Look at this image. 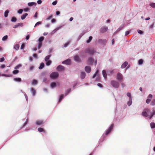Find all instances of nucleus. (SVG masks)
<instances>
[{"label": "nucleus", "instance_id": "obj_1", "mask_svg": "<svg viewBox=\"0 0 155 155\" xmlns=\"http://www.w3.org/2000/svg\"><path fill=\"white\" fill-rule=\"evenodd\" d=\"M110 84L112 87L115 88H118L119 86V83L116 81L112 80L110 81Z\"/></svg>", "mask_w": 155, "mask_h": 155}, {"label": "nucleus", "instance_id": "obj_2", "mask_svg": "<svg viewBox=\"0 0 155 155\" xmlns=\"http://www.w3.org/2000/svg\"><path fill=\"white\" fill-rule=\"evenodd\" d=\"M85 53H88L89 54L91 55L93 54L94 52V50L93 48H87L84 51Z\"/></svg>", "mask_w": 155, "mask_h": 155}, {"label": "nucleus", "instance_id": "obj_3", "mask_svg": "<svg viewBox=\"0 0 155 155\" xmlns=\"http://www.w3.org/2000/svg\"><path fill=\"white\" fill-rule=\"evenodd\" d=\"M116 78L119 81H123V76L120 73L118 72L117 73V74Z\"/></svg>", "mask_w": 155, "mask_h": 155}, {"label": "nucleus", "instance_id": "obj_4", "mask_svg": "<svg viewBox=\"0 0 155 155\" xmlns=\"http://www.w3.org/2000/svg\"><path fill=\"white\" fill-rule=\"evenodd\" d=\"M59 75L58 72H54L52 73L50 75V77L52 78H57Z\"/></svg>", "mask_w": 155, "mask_h": 155}, {"label": "nucleus", "instance_id": "obj_5", "mask_svg": "<svg viewBox=\"0 0 155 155\" xmlns=\"http://www.w3.org/2000/svg\"><path fill=\"white\" fill-rule=\"evenodd\" d=\"M114 126V124H112L109 127V128L106 130L105 133L106 135H107L111 132V130L113 128Z\"/></svg>", "mask_w": 155, "mask_h": 155}, {"label": "nucleus", "instance_id": "obj_6", "mask_svg": "<svg viewBox=\"0 0 155 155\" xmlns=\"http://www.w3.org/2000/svg\"><path fill=\"white\" fill-rule=\"evenodd\" d=\"M107 30V27L106 26L102 27L100 29V31L101 33H104L106 32Z\"/></svg>", "mask_w": 155, "mask_h": 155}, {"label": "nucleus", "instance_id": "obj_7", "mask_svg": "<svg viewBox=\"0 0 155 155\" xmlns=\"http://www.w3.org/2000/svg\"><path fill=\"white\" fill-rule=\"evenodd\" d=\"M57 69L58 71H62L64 70V67L61 65H59L57 67Z\"/></svg>", "mask_w": 155, "mask_h": 155}, {"label": "nucleus", "instance_id": "obj_8", "mask_svg": "<svg viewBox=\"0 0 155 155\" xmlns=\"http://www.w3.org/2000/svg\"><path fill=\"white\" fill-rule=\"evenodd\" d=\"M62 63V64H66L70 65L71 64V60L69 59H68L63 61Z\"/></svg>", "mask_w": 155, "mask_h": 155}, {"label": "nucleus", "instance_id": "obj_9", "mask_svg": "<svg viewBox=\"0 0 155 155\" xmlns=\"http://www.w3.org/2000/svg\"><path fill=\"white\" fill-rule=\"evenodd\" d=\"M74 60L77 62H80L81 61V60L80 58L77 55H75L74 56Z\"/></svg>", "mask_w": 155, "mask_h": 155}, {"label": "nucleus", "instance_id": "obj_10", "mask_svg": "<svg viewBox=\"0 0 155 155\" xmlns=\"http://www.w3.org/2000/svg\"><path fill=\"white\" fill-rule=\"evenodd\" d=\"M35 123L37 125H40L43 124L44 122L42 120H37L36 121Z\"/></svg>", "mask_w": 155, "mask_h": 155}, {"label": "nucleus", "instance_id": "obj_11", "mask_svg": "<svg viewBox=\"0 0 155 155\" xmlns=\"http://www.w3.org/2000/svg\"><path fill=\"white\" fill-rule=\"evenodd\" d=\"M107 40L106 39L102 40L100 39L99 40L98 42L99 43L102 45H105L107 42Z\"/></svg>", "mask_w": 155, "mask_h": 155}, {"label": "nucleus", "instance_id": "obj_12", "mask_svg": "<svg viewBox=\"0 0 155 155\" xmlns=\"http://www.w3.org/2000/svg\"><path fill=\"white\" fill-rule=\"evenodd\" d=\"M85 71L88 73H90L91 70V68L89 66H87L85 68Z\"/></svg>", "mask_w": 155, "mask_h": 155}, {"label": "nucleus", "instance_id": "obj_13", "mask_svg": "<svg viewBox=\"0 0 155 155\" xmlns=\"http://www.w3.org/2000/svg\"><path fill=\"white\" fill-rule=\"evenodd\" d=\"M88 61L89 64L92 65L93 63L94 60L91 57H90L88 58Z\"/></svg>", "mask_w": 155, "mask_h": 155}, {"label": "nucleus", "instance_id": "obj_14", "mask_svg": "<svg viewBox=\"0 0 155 155\" xmlns=\"http://www.w3.org/2000/svg\"><path fill=\"white\" fill-rule=\"evenodd\" d=\"M85 76V73L84 72H81V79H84Z\"/></svg>", "mask_w": 155, "mask_h": 155}, {"label": "nucleus", "instance_id": "obj_15", "mask_svg": "<svg viewBox=\"0 0 155 155\" xmlns=\"http://www.w3.org/2000/svg\"><path fill=\"white\" fill-rule=\"evenodd\" d=\"M102 74L104 78L106 79L107 77V74L106 72V71L105 70H103L102 71Z\"/></svg>", "mask_w": 155, "mask_h": 155}, {"label": "nucleus", "instance_id": "obj_16", "mask_svg": "<svg viewBox=\"0 0 155 155\" xmlns=\"http://www.w3.org/2000/svg\"><path fill=\"white\" fill-rule=\"evenodd\" d=\"M142 115L144 117H147L149 116L148 114L145 110L142 113Z\"/></svg>", "mask_w": 155, "mask_h": 155}, {"label": "nucleus", "instance_id": "obj_17", "mask_svg": "<svg viewBox=\"0 0 155 155\" xmlns=\"http://www.w3.org/2000/svg\"><path fill=\"white\" fill-rule=\"evenodd\" d=\"M128 63V62L125 61V62L121 65V67L122 68H125L126 66L127 65Z\"/></svg>", "mask_w": 155, "mask_h": 155}, {"label": "nucleus", "instance_id": "obj_18", "mask_svg": "<svg viewBox=\"0 0 155 155\" xmlns=\"http://www.w3.org/2000/svg\"><path fill=\"white\" fill-rule=\"evenodd\" d=\"M36 4V3L34 2H29L28 4V5L29 6H32L33 5L35 6Z\"/></svg>", "mask_w": 155, "mask_h": 155}, {"label": "nucleus", "instance_id": "obj_19", "mask_svg": "<svg viewBox=\"0 0 155 155\" xmlns=\"http://www.w3.org/2000/svg\"><path fill=\"white\" fill-rule=\"evenodd\" d=\"M28 15V14L27 13H25L23 14L21 16V18L22 20L24 19Z\"/></svg>", "mask_w": 155, "mask_h": 155}, {"label": "nucleus", "instance_id": "obj_20", "mask_svg": "<svg viewBox=\"0 0 155 155\" xmlns=\"http://www.w3.org/2000/svg\"><path fill=\"white\" fill-rule=\"evenodd\" d=\"M31 91L32 95L33 96H34L35 94V91L33 88H31Z\"/></svg>", "mask_w": 155, "mask_h": 155}, {"label": "nucleus", "instance_id": "obj_21", "mask_svg": "<svg viewBox=\"0 0 155 155\" xmlns=\"http://www.w3.org/2000/svg\"><path fill=\"white\" fill-rule=\"evenodd\" d=\"M38 130L39 132H43L44 133H45V132L43 128L41 127H39L38 129Z\"/></svg>", "mask_w": 155, "mask_h": 155}, {"label": "nucleus", "instance_id": "obj_22", "mask_svg": "<svg viewBox=\"0 0 155 155\" xmlns=\"http://www.w3.org/2000/svg\"><path fill=\"white\" fill-rule=\"evenodd\" d=\"M14 80L16 81L21 82V79L20 78H15L14 79Z\"/></svg>", "mask_w": 155, "mask_h": 155}, {"label": "nucleus", "instance_id": "obj_23", "mask_svg": "<svg viewBox=\"0 0 155 155\" xmlns=\"http://www.w3.org/2000/svg\"><path fill=\"white\" fill-rule=\"evenodd\" d=\"M9 12V11L8 10H6L5 12L4 16L5 17H8V13Z\"/></svg>", "mask_w": 155, "mask_h": 155}, {"label": "nucleus", "instance_id": "obj_24", "mask_svg": "<svg viewBox=\"0 0 155 155\" xmlns=\"http://www.w3.org/2000/svg\"><path fill=\"white\" fill-rule=\"evenodd\" d=\"M150 127L152 128H155V123L153 122H151L150 124Z\"/></svg>", "mask_w": 155, "mask_h": 155}, {"label": "nucleus", "instance_id": "obj_25", "mask_svg": "<svg viewBox=\"0 0 155 155\" xmlns=\"http://www.w3.org/2000/svg\"><path fill=\"white\" fill-rule=\"evenodd\" d=\"M45 64L43 63H41L40 65V66L39 67V68L40 69H42L44 67Z\"/></svg>", "mask_w": 155, "mask_h": 155}, {"label": "nucleus", "instance_id": "obj_26", "mask_svg": "<svg viewBox=\"0 0 155 155\" xmlns=\"http://www.w3.org/2000/svg\"><path fill=\"white\" fill-rule=\"evenodd\" d=\"M19 46L18 45L16 44L15 45V46L14 47V48L16 50H18L19 49Z\"/></svg>", "mask_w": 155, "mask_h": 155}, {"label": "nucleus", "instance_id": "obj_27", "mask_svg": "<svg viewBox=\"0 0 155 155\" xmlns=\"http://www.w3.org/2000/svg\"><path fill=\"white\" fill-rule=\"evenodd\" d=\"M99 72V71L98 70H97L95 73V74H94V75H93V77H92V78H95L96 77V76H97V74H98V73Z\"/></svg>", "mask_w": 155, "mask_h": 155}, {"label": "nucleus", "instance_id": "obj_28", "mask_svg": "<svg viewBox=\"0 0 155 155\" xmlns=\"http://www.w3.org/2000/svg\"><path fill=\"white\" fill-rule=\"evenodd\" d=\"M8 38V36L7 35H6L4 36L2 38V40L3 41H6Z\"/></svg>", "mask_w": 155, "mask_h": 155}, {"label": "nucleus", "instance_id": "obj_29", "mask_svg": "<svg viewBox=\"0 0 155 155\" xmlns=\"http://www.w3.org/2000/svg\"><path fill=\"white\" fill-rule=\"evenodd\" d=\"M56 86V84L54 82H52L51 83V86L52 88L55 87Z\"/></svg>", "mask_w": 155, "mask_h": 155}, {"label": "nucleus", "instance_id": "obj_30", "mask_svg": "<svg viewBox=\"0 0 155 155\" xmlns=\"http://www.w3.org/2000/svg\"><path fill=\"white\" fill-rule=\"evenodd\" d=\"M155 114V110H154L153 111V112L151 114L150 116H149V118L150 119H151L152 118V117H153V116Z\"/></svg>", "mask_w": 155, "mask_h": 155}, {"label": "nucleus", "instance_id": "obj_31", "mask_svg": "<svg viewBox=\"0 0 155 155\" xmlns=\"http://www.w3.org/2000/svg\"><path fill=\"white\" fill-rule=\"evenodd\" d=\"M149 5L152 8H155V3H151Z\"/></svg>", "mask_w": 155, "mask_h": 155}, {"label": "nucleus", "instance_id": "obj_32", "mask_svg": "<svg viewBox=\"0 0 155 155\" xmlns=\"http://www.w3.org/2000/svg\"><path fill=\"white\" fill-rule=\"evenodd\" d=\"M92 38H93L92 36H90L89 39L88 40H87L86 41L87 43H89L91 41Z\"/></svg>", "mask_w": 155, "mask_h": 155}, {"label": "nucleus", "instance_id": "obj_33", "mask_svg": "<svg viewBox=\"0 0 155 155\" xmlns=\"http://www.w3.org/2000/svg\"><path fill=\"white\" fill-rule=\"evenodd\" d=\"M150 105L152 106L155 105V99H153L150 103Z\"/></svg>", "mask_w": 155, "mask_h": 155}, {"label": "nucleus", "instance_id": "obj_34", "mask_svg": "<svg viewBox=\"0 0 155 155\" xmlns=\"http://www.w3.org/2000/svg\"><path fill=\"white\" fill-rule=\"evenodd\" d=\"M50 57V55H48V56H46L45 58V61H48V60L49 59V58Z\"/></svg>", "mask_w": 155, "mask_h": 155}, {"label": "nucleus", "instance_id": "obj_35", "mask_svg": "<svg viewBox=\"0 0 155 155\" xmlns=\"http://www.w3.org/2000/svg\"><path fill=\"white\" fill-rule=\"evenodd\" d=\"M16 18L15 17H12L11 19V21L12 22H15L16 21Z\"/></svg>", "mask_w": 155, "mask_h": 155}, {"label": "nucleus", "instance_id": "obj_36", "mask_svg": "<svg viewBox=\"0 0 155 155\" xmlns=\"http://www.w3.org/2000/svg\"><path fill=\"white\" fill-rule=\"evenodd\" d=\"M44 39V37H40L38 40L39 42H41Z\"/></svg>", "mask_w": 155, "mask_h": 155}, {"label": "nucleus", "instance_id": "obj_37", "mask_svg": "<svg viewBox=\"0 0 155 155\" xmlns=\"http://www.w3.org/2000/svg\"><path fill=\"white\" fill-rule=\"evenodd\" d=\"M127 95L129 97V99H130V100L132 99L131 94L130 93H127Z\"/></svg>", "mask_w": 155, "mask_h": 155}, {"label": "nucleus", "instance_id": "obj_38", "mask_svg": "<svg viewBox=\"0 0 155 155\" xmlns=\"http://www.w3.org/2000/svg\"><path fill=\"white\" fill-rule=\"evenodd\" d=\"M19 72L18 70H15L13 71V74H16Z\"/></svg>", "mask_w": 155, "mask_h": 155}, {"label": "nucleus", "instance_id": "obj_39", "mask_svg": "<svg viewBox=\"0 0 155 155\" xmlns=\"http://www.w3.org/2000/svg\"><path fill=\"white\" fill-rule=\"evenodd\" d=\"M132 104V99H129V101L127 103V104L129 106H130Z\"/></svg>", "mask_w": 155, "mask_h": 155}, {"label": "nucleus", "instance_id": "obj_40", "mask_svg": "<svg viewBox=\"0 0 155 155\" xmlns=\"http://www.w3.org/2000/svg\"><path fill=\"white\" fill-rule=\"evenodd\" d=\"M52 17V15H50L48 16L46 18V20H48L51 19Z\"/></svg>", "mask_w": 155, "mask_h": 155}, {"label": "nucleus", "instance_id": "obj_41", "mask_svg": "<svg viewBox=\"0 0 155 155\" xmlns=\"http://www.w3.org/2000/svg\"><path fill=\"white\" fill-rule=\"evenodd\" d=\"M144 110H145L146 112H147V113H149L150 112V109H149L148 108H147L145 109Z\"/></svg>", "mask_w": 155, "mask_h": 155}, {"label": "nucleus", "instance_id": "obj_42", "mask_svg": "<svg viewBox=\"0 0 155 155\" xmlns=\"http://www.w3.org/2000/svg\"><path fill=\"white\" fill-rule=\"evenodd\" d=\"M64 95L62 94L60 97V98L59 101V102H60L61 101L63 98Z\"/></svg>", "mask_w": 155, "mask_h": 155}, {"label": "nucleus", "instance_id": "obj_43", "mask_svg": "<svg viewBox=\"0 0 155 155\" xmlns=\"http://www.w3.org/2000/svg\"><path fill=\"white\" fill-rule=\"evenodd\" d=\"M42 46V43L41 42H39V43L38 44V49H39Z\"/></svg>", "mask_w": 155, "mask_h": 155}, {"label": "nucleus", "instance_id": "obj_44", "mask_svg": "<svg viewBox=\"0 0 155 155\" xmlns=\"http://www.w3.org/2000/svg\"><path fill=\"white\" fill-rule=\"evenodd\" d=\"M143 61L142 59H140L138 61V63L139 64H143Z\"/></svg>", "mask_w": 155, "mask_h": 155}, {"label": "nucleus", "instance_id": "obj_45", "mask_svg": "<svg viewBox=\"0 0 155 155\" xmlns=\"http://www.w3.org/2000/svg\"><path fill=\"white\" fill-rule=\"evenodd\" d=\"M51 63V61H47L46 64L47 65L49 66V65H50Z\"/></svg>", "mask_w": 155, "mask_h": 155}, {"label": "nucleus", "instance_id": "obj_46", "mask_svg": "<svg viewBox=\"0 0 155 155\" xmlns=\"http://www.w3.org/2000/svg\"><path fill=\"white\" fill-rule=\"evenodd\" d=\"M22 12H23V9H20L18 11V12L19 14H21Z\"/></svg>", "mask_w": 155, "mask_h": 155}, {"label": "nucleus", "instance_id": "obj_47", "mask_svg": "<svg viewBox=\"0 0 155 155\" xmlns=\"http://www.w3.org/2000/svg\"><path fill=\"white\" fill-rule=\"evenodd\" d=\"M69 43H70V42L69 41L68 42H67V43H65L64 44V47H67L69 45Z\"/></svg>", "mask_w": 155, "mask_h": 155}, {"label": "nucleus", "instance_id": "obj_48", "mask_svg": "<svg viewBox=\"0 0 155 155\" xmlns=\"http://www.w3.org/2000/svg\"><path fill=\"white\" fill-rule=\"evenodd\" d=\"M123 26H120V27H119L118 28V29H117V31H120V30H121V29H122V28H123Z\"/></svg>", "mask_w": 155, "mask_h": 155}, {"label": "nucleus", "instance_id": "obj_49", "mask_svg": "<svg viewBox=\"0 0 155 155\" xmlns=\"http://www.w3.org/2000/svg\"><path fill=\"white\" fill-rule=\"evenodd\" d=\"M25 46V45L24 44H22L21 47V49H23L24 48Z\"/></svg>", "mask_w": 155, "mask_h": 155}, {"label": "nucleus", "instance_id": "obj_50", "mask_svg": "<svg viewBox=\"0 0 155 155\" xmlns=\"http://www.w3.org/2000/svg\"><path fill=\"white\" fill-rule=\"evenodd\" d=\"M137 31L138 33L140 34H142L143 33V32L140 30H138Z\"/></svg>", "mask_w": 155, "mask_h": 155}, {"label": "nucleus", "instance_id": "obj_51", "mask_svg": "<svg viewBox=\"0 0 155 155\" xmlns=\"http://www.w3.org/2000/svg\"><path fill=\"white\" fill-rule=\"evenodd\" d=\"M151 100V99L148 98L146 100V102L147 104H149L150 101Z\"/></svg>", "mask_w": 155, "mask_h": 155}, {"label": "nucleus", "instance_id": "obj_52", "mask_svg": "<svg viewBox=\"0 0 155 155\" xmlns=\"http://www.w3.org/2000/svg\"><path fill=\"white\" fill-rule=\"evenodd\" d=\"M37 83V80H34L33 81L32 84H36Z\"/></svg>", "mask_w": 155, "mask_h": 155}, {"label": "nucleus", "instance_id": "obj_53", "mask_svg": "<svg viewBox=\"0 0 155 155\" xmlns=\"http://www.w3.org/2000/svg\"><path fill=\"white\" fill-rule=\"evenodd\" d=\"M5 60V58L4 57H2L0 58V62H2L4 61Z\"/></svg>", "mask_w": 155, "mask_h": 155}, {"label": "nucleus", "instance_id": "obj_54", "mask_svg": "<svg viewBox=\"0 0 155 155\" xmlns=\"http://www.w3.org/2000/svg\"><path fill=\"white\" fill-rule=\"evenodd\" d=\"M28 119L26 120V122L24 124V125H23L22 128L24 127L26 125V124H27V123H28Z\"/></svg>", "mask_w": 155, "mask_h": 155}, {"label": "nucleus", "instance_id": "obj_55", "mask_svg": "<svg viewBox=\"0 0 155 155\" xmlns=\"http://www.w3.org/2000/svg\"><path fill=\"white\" fill-rule=\"evenodd\" d=\"M18 26H20L21 27H22L23 26V23H18Z\"/></svg>", "mask_w": 155, "mask_h": 155}, {"label": "nucleus", "instance_id": "obj_56", "mask_svg": "<svg viewBox=\"0 0 155 155\" xmlns=\"http://www.w3.org/2000/svg\"><path fill=\"white\" fill-rule=\"evenodd\" d=\"M21 65L19 64V65H18L17 66H16L15 67V69H17V68H18L19 67H21Z\"/></svg>", "mask_w": 155, "mask_h": 155}, {"label": "nucleus", "instance_id": "obj_57", "mask_svg": "<svg viewBox=\"0 0 155 155\" xmlns=\"http://www.w3.org/2000/svg\"><path fill=\"white\" fill-rule=\"evenodd\" d=\"M57 1H55L53 2H52V4L53 5H55L57 4Z\"/></svg>", "mask_w": 155, "mask_h": 155}, {"label": "nucleus", "instance_id": "obj_58", "mask_svg": "<svg viewBox=\"0 0 155 155\" xmlns=\"http://www.w3.org/2000/svg\"><path fill=\"white\" fill-rule=\"evenodd\" d=\"M41 22L40 21H38V22H37L36 23V24H35V26H36V25H37L41 24Z\"/></svg>", "mask_w": 155, "mask_h": 155}, {"label": "nucleus", "instance_id": "obj_59", "mask_svg": "<svg viewBox=\"0 0 155 155\" xmlns=\"http://www.w3.org/2000/svg\"><path fill=\"white\" fill-rule=\"evenodd\" d=\"M42 2L41 0H38L37 1V3L38 4H40Z\"/></svg>", "mask_w": 155, "mask_h": 155}, {"label": "nucleus", "instance_id": "obj_60", "mask_svg": "<svg viewBox=\"0 0 155 155\" xmlns=\"http://www.w3.org/2000/svg\"><path fill=\"white\" fill-rule=\"evenodd\" d=\"M97 86L101 87H102L103 86L100 83H98L97 84Z\"/></svg>", "mask_w": 155, "mask_h": 155}, {"label": "nucleus", "instance_id": "obj_61", "mask_svg": "<svg viewBox=\"0 0 155 155\" xmlns=\"http://www.w3.org/2000/svg\"><path fill=\"white\" fill-rule=\"evenodd\" d=\"M121 86L122 87H124L125 86V84L124 83H122L121 84Z\"/></svg>", "mask_w": 155, "mask_h": 155}, {"label": "nucleus", "instance_id": "obj_62", "mask_svg": "<svg viewBox=\"0 0 155 155\" xmlns=\"http://www.w3.org/2000/svg\"><path fill=\"white\" fill-rule=\"evenodd\" d=\"M152 97H153L152 95L151 94H150L149 95V96H148V98L149 99V98L151 99L152 98Z\"/></svg>", "mask_w": 155, "mask_h": 155}, {"label": "nucleus", "instance_id": "obj_63", "mask_svg": "<svg viewBox=\"0 0 155 155\" xmlns=\"http://www.w3.org/2000/svg\"><path fill=\"white\" fill-rule=\"evenodd\" d=\"M30 36L29 35H28L26 37V40H28L29 39V38H30Z\"/></svg>", "mask_w": 155, "mask_h": 155}, {"label": "nucleus", "instance_id": "obj_64", "mask_svg": "<svg viewBox=\"0 0 155 155\" xmlns=\"http://www.w3.org/2000/svg\"><path fill=\"white\" fill-rule=\"evenodd\" d=\"M129 31H127L125 32V35L126 36V35H128L129 34Z\"/></svg>", "mask_w": 155, "mask_h": 155}]
</instances>
